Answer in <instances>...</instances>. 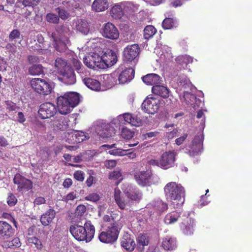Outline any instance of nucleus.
I'll use <instances>...</instances> for the list:
<instances>
[{
    "label": "nucleus",
    "mask_w": 252,
    "mask_h": 252,
    "mask_svg": "<svg viewBox=\"0 0 252 252\" xmlns=\"http://www.w3.org/2000/svg\"><path fill=\"white\" fill-rule=\"evenodd\" d=\"M163 100L156 97H148L142 104V109L148 114L156 113L163 105Z\"/></svg>",
    "instance_id": "6e6552de"
},
{
    "label": "nucleus",
    "mask_w": 252,
    "mask_h": 252,
    "mask_svg": "<svg viewBox=\"0 0 252 252\" xmlns=\"http://www.w3.org/2000/svg\"><path fill=\"white\" fill-rule=\"evenodd\" d=\"M194 225V220L190 218H187V224L185 222H182L181 227L185 234L190 235L193 233Z\"/></svg>",
    "instance_id": "cd10ccee"
},
{
    "label": "nucleus",
    "mask_w": 252,
    "mask_h": 252,
    "mask_svg": "<svg viewBox=\"0 0 252 252\" xmlns=\"http://www.w3.org/2000/svg\"><path fill=\"white\" fill-rule=\"evenodd\" d=\"M83 81L85 85L90 89L94 91H104L105 88L101 86V83L98 80L91 78H85Z\"/></svg>",
    "instance_id": "b1692460"
},
{
    "label": "nucleus",
    "mask_w": 252,
    "mask_h": 252,
    "mask_svg": "<svg viewBox=\"0 0 252 252\" xmlns=\"http://www.w3.org/2000/svg\"><path fill=\"white\" fill-rule=\"evenodd\" d=\"M101 54V63L99 64L101 69L106 68L113 66L117 62V56L116 53L112 50H107L104 52L102 50Z\"/></svg>",
    "instance_id": "1a4fd4ad"
},
{
    "label": "nucleus",
    "mask_w": 252,
    "mask_h": 252,
    "mask_svg": "<svg viewBox=\"0 0 252 252\" xmlns=\"http://www.w3.org/2000/svg\"><path fill=\"white\" fill-rule=\"evenodd\" d=\"M137 241L139 245L144 246L148 244L149 240L146 235L139 234L137 238Z\"/></svg>",
    "instance_id": "5fc2aeb1"
},
{
    "label": "nucleus",
    "mask_w": 252,
    "mask_h": 252,
    "mask_svg": "<svg viewBox=\"0 0 252 252\" xmlns=\"http://www.w3.org/2000/svg\"><path fill=\"white\" fill-rule=\"evenodd\" d=\"M77 194L76 191L70 192L63 198V200L65 202L72 201L77 198Z\"/></svg>",
    "instance_id": "bf43d9fd"
},
{
    "label": "nucleus",
    "mask_w": 252,
    "mask_h": 252,
    "mask_svg": "<svg viewBox=\"0 0 252 252\" xmlns=\"http://www.w3.org/2000/svg\"><path fill=\"white\" fill-rule=\"evenodd\" d=\"M102 35L105 38L116 40L119 37V32L115 25L111 23L105 24L101 29Z\"/></svg>",
    "instance_id": "ddd939ff"
},
{
    "label": "nucleus",
    "mask_w": 252,
    "mask_h": 252,
    "mask_svg": "<svg viewBox=\"0 0 252 252\" xmlns=\"http://www.w3.org/2000/svg\"><path fill=\"white\" fill-rule=\"evenodd\" d=\"M29 72L32 75H39L43 73V67L40 64H34L29 69Z\"/></svg>",
    "instance_id": "09e8293b"
},
{
    "label": "nucleus",
    "mask_w": 252,
    "mask_h": 252,
    "mask_svg": "<svg viewBox=\"0 0 252 252\" xmlns=\"http://www.w3.org/2000/svg\"><path fill=\"white\" fill-rule=\"evenodd\" d=\"M20 36V32L17 30H14L10 33L9 38L10 41H12L14 39L19 38Z\"/></svg>",
    "instance_id": "774afa93"
},
{
    "label": "nucleus",
    "mask_w": 252,
    "mask_h": 252,
    "mask_svg": "<svg viewBox=\"0 0 252 252\" xmlns=\"http://www.w3.org/2000/svg\"><path fill=\"white\" fill-rule=\"evenodd\" d=\"M72 235L79 241L89 243L93 239L95 233V228L90 220H87L84 226L79 224L72 225L70 227Z\"/></svg>",
    "instance_id": "f03ea898"
},
{
    "label": "nucleus",
    "mask_w": 252,
    "mask_h": 252,
    "mask_svg": "<svg viewBox=\"0 0 252 252\" xmlns=\"http://www.w3.org/2000/svg\"><path fill=\"white\" fill-rule=\"evenodd\" d=\"M124 11V14H130L138 10V5L129 1H124L120 3Z\"/></svg>",
    "instance_id": "4c0bfd02"
},
{
    "label": "nucleus",
    "mask_w": 252,
    "mask_h": 252,
    "mask_svg": "<svg viewBox=\"0 0 252 252\" xmlns=\"http://www.w3.org/2000/svg\"><path fill=\"white\" fill-rule=\"evenodd\" d=\"M125 222L121 217L119 220L110 223L107 228L102 231L98 235L99 241L105 244H113L118 239L119 232Z\"/></svg>",
    "instance_id": "7ed1b4c3"
},
{
    "label": "nucleus",
    "mask_w": 252,
    "mask_h": 252,
    "mask_svg": "<svg viewBox=\"0 0 252 252\" xmlns=\"http://www.w3.org/2000/svg\"><path fill=\"white\" fill-rule=\"evenodd\" d=\"M47 21L51 23L57 24L59 21L58 16L53 13H49L46 16Z\"/></svg>",
    "instance_id": "13d9d810"
},
{
    "label": "nucleus",
    "mask_w": 252,
    "mask_h": 252,
    "mask_svg": "<svg viewBox=\"0 0 252 252\" xmlns=\"http://www.w3.org/2000/svg\"><path fill=\"white\" fill-rule=\"evenodd\" d=\"M57 10V12L59 13V15L60 17L62 19L66 20L68 18L69 14L65 10H64L63 9H61L60 8H58Z\"/></svg>",
    "instance_id": "69168bd1"
},
{
    "label": "nucleus",
    "mask_w": 252,
    "mask_h": 252,
    "mask_svg": "<svg viewBox=\"0 0 252 252\" xmlns=\"http://www.w3.org/2000/svg\"><path fill=\"white\" fill-rule=\"evenodd\" d=\"M122 190L127 198L131 201L139 202L142 198V192L131 185H123Z\"/></svg>",
    "instance_id": "9d476101"
},
{
    "label": "nucleus",
    "mask_w": 252,
    "mask_h": 252,
    "mask_svg": "<svg viewBox=\"0 0 252 252\" xmlns=\"http://www.w3.org/2000/svg\"><path fill=\"white\" fill-rule=\"evenodd\" d=\"M114 199L116 204L121 210L126 209L131 205L130 201L126 199L118 188L114 190Z\"/></svg>",
    "instance_id": "dca6fc26"
},
{
    "label": "nucleus",
    "mask_w": 252,
    "mask_h": 252,
    "mask_svg": "<svg viewBox=\"0 0 252 252\" xmlns=\"http://www.w3.org/2000/svg\"><path fill=\"white\" fill-rule=\"evenodd\" d=\"M108 7L107 0H94L92 5V10L95 12L105 11Z\"/></svg>",
    "instance_id": "2f4dec72"
},
{
    "label": "nucleus",
    "mask_w": 252,
    "mask_h": 252,
    "mask_svg": "<svg viewBox=\"0 0 252 252\" xmlns=\"http://www.w3.org/2000/svg\"><path fill=\"white\" fill-rule=\"evenodd\" d=\"M33 229V228H30L28 229L27 241L29 243L34 244L37 249L41 250L42 248V244L41 241L36 237L31 236V232H32Z\"/></svg>",
    "instance_id": "58836bf2"
},
{
    "label": "nucleus",
    "mask_w": 252,
    "mask_h": 252,
    "mask_svg": "<svg viewBox=\"0 0 252 252\" xmlns=\"http://www.w3.org/2000/svg\"><path fill=\"white\" fill-rule=\"evenodd\" d=\"M181 213L177 211H173L168 213L164 218V222L168 225L174 224L179 219Z\"/></svg>",
    "instance_id": "e433bc0d"
},
{
    "label": "nucleus",
    "mask_w": 252,
    "mask_h": 252,
    "mask_svg": "<svg viewBox=\"0 0 252 252\" xmlns=\"http://www.w3.org/2000/svg\"><path fill=\"white\" fill-rule=\"evenodd\" d=\"M74 137V130H71L64 133L63 139L69 144H73L75 141Z\"/></svg>",
    "instance_id": "603ef678"
},
{
    "label": "nucleus",
    "mask_w": 252,
    "mask_h": 252,
    "mask_svg": "<svg viewBox=\"0 0 252 252\" xmlns=\"http://www.w3.org/2000/svg\"><path fill=\"white\" fill-rule=\"evenodd\" d=\"M176 154L174 151H169L163 153L160 158L161 168L167 169L174 165Z\"/></svg>",
    "instance_id": "f8f14e48"
},
{
    "label": "nucleus",
    "mask_w": 252,
    "mask_h": 252,
    "mask_svg": "<svg viewBox=\"0 0 252 252\" xmlns=\"http://www.w3.org/2000/svg\"><path fill=\"white\" fill-rule=\"evenodd\" d=\"M156 32V29L151 25L146 26L144 30V36L145 39L152 37Z\"/></svg>",
    "instance_id": "8fccbe9b"
},
{
    "label": "nucleus",
    "mask_w": 252,
    "mask_h": 252,
    "mask_svg": "<svg viewBox=\"0 0 252 252\" xmlns=\"http://www.w3.org/2000/svg\"><path fill=\"white\" fill-rule=\"evenodd\" d=\"M121 136L126 140L132 138L134 135V132L130 129L125 127H123L121 130Z\"/></svg>",
    "instance_id": "3c124183"
},
{
    "label": "nucleus",
    "mask_w": 252,
    "mask_h": 252,
    "mask_svg": "<svg viewBox=\"0 0 252 252\" xmlns=\"http://www.w3.org/2000/svg\"><path fill=\"white\" fill-rule=\"evenodd\" d=\"M79 94L75 92L65 93L57 98V105L59 112L63 115L70 113L73 108L79 103Z\"/></svg>",
    "instance_id": "20e7f679"
},
{
    "label": "nucleus",
    "mask_w": 252,
    "mask_h": 252,
    "mask_svg": "<svg viewBox=\"0 0 252 252\" xmlns=\"http://www.w3.org/2000/svg\"><path fill=\"white\" fill-rule=\"evenodd\" d=\"M102 147L107 148V150H109L108 153L114 156H124L126 155V152L129 151V150L117 148L115 144L112 145L105 144Z\"/></svg>",
    "instance_id": "bb28decb"
},
{
    "label": "nucleus",
    "mask_w": 252,
    "mask_h": 252,
    "mask_svg": "<svg viewBox=\"0 0 252 252\" xmlns=\"http://www.w3.org/2000/svg\"><path fill=\"white\" fill-rule=\"evenodd\" d=\"M176 21L171 18H167L162 22V27L164 29H170L175 26Z\"/></svg>",
    "instance_id": "864d4df0"
},
{
    "label": "nucleus",
    "mask_w": 252,
    "mask_h": 252,
    "mask_svg": "<svg viewBox=\"0 0 252 252\" xmlns=\"http://www.w3.org/2000/svg\"><path fill=\"white\" fill-rule=\"evenodd\" d=\"M122 176V173L119 170H116L111 173L109 175V179L117 180L119 179Z\"/></svg>",
    "instance_id": "338daca9"
},
{
    "label": "nucleus",
    "mask_w": 252,
    "mask_h": 252,
    "mask_svg": "<svg viewBox=\"0 0 252 252\" xmlns=\"http://www.w3.org/2000/svg\"><path fill=\"white\" fill-rule=\"evenodd\" d=\"M85 199L88 201L96 202L99 199V196L97 193H93L86 196L85 197Z\"/></svg>",
    "instance_id": "0e129e2a"
},
{
    "label": "nucleus",
    "mask_w": 252,
    "mask_h": 252,
    "mask_svg": "<svg viewBox=\"0 0 252 252\" xmlns=\"http://www.w3.org/2000/svg\"><path fill=\"white\" fill-rule=\"evenodd\" d=\"M51 37L54 42V46L56 50L61 52L66 49L68 40L65 35L62 27H57L55 32L52 33Z\"/></svg>",
    "instance_id": "423d86ee"
},
{
    "label": "nucleus",
    "mask_w": 252,
    "mask_h": 252,
    "mask_svg": "<svg viewBox=\"0 0 252 252\" xmlns=\"http://www.w3.org/2000/svg\"><path fill=\"white\" fill-rule=\"evenodd\" d=\"M177 83L178 87L181 88V90L182 88L185 89H190L192 86L189 79L184 75L179 76Z\"/></svg>",
    "instance_id": "a19ab883"
},
{
    "label": "nucleus",
    "mask_w": 252,
    "mask_h": 252,
    "mask_svg": "<svg viewBox=\"0 0 252 252\" xmlns=\"http://www.w3.org/2000/svg\"><path fill=\"white\" fill-rule=\"evenodd\" d=\"M55 211L53 209H49L43 214L40 218L41 223L44 225H48L55 217Z\"/></svg>",
    "instance_id": "473e14b6"
},
{
    "label": "nucleus",
    "mask_w": 252,
    "mask_h": 252,
    "mask_svg": "<svg viewBox=\"0 0 252 252\" xmlns=\"http://www.w3.org/2000/svg\"><path fill=\"white\" fill-rule=\"evenodd\" d=\"M142 80L147 85H157L160 83L161 77L155 73L148 74L142 77Z\"/></svg>",
    "instance_id": "a878e982"
},
{
    "label": "nucleus",
    "mask_w": 252,
    "mask_h": 252,
    "mask_svg": "<svg viewBox=\"0 0 252 252\" xmlns=\"http://www.w3.org/2000/svg\"><path fill=\"white\" fill-rule=\"evenodd\" d=\"M101 86L105 88V91L111 88L115 84L113 76L108 74L103 75L101 79Z\"/></svg>",
    "instance_id": "72a5a7b5"
},
{
    "label": "nucleus",
    "mask_w": 252,
    "mask_h": 252,
    "mask_svg": "<svg viewBox=\"0 0 252 252\" xmlns=\"http://www.w3.org/2000/svg\"><path fill=\"white\" fill-rule=\"evenodd\" d=\"M134 76V70L132 68H126L123 70L119 76L120 84H125L130 82Z\"/></svg>",
    "instance_id": "4be33fe9"
},
{
    "label": "nucleus",
    "mask_w": 252,
    "mask_h": 252,
    "mask_svg": "<svg viewBox=\"0 0 252 252\" xmlns=\"http://www.w3.org/2000/svg\"><path fill=\"white\" fill-rule=\"evenodd\" d=\"M203 136L200 134L195 136L192 144L189 146V153L193 156L201 152L202 147Z\"/></svg>",
    "instance_id": "f3484780"
},
{
    "label": "nucleus",
    "mask_w": 252,
    "mask_h": 252,
    "mask_svg": "<svg viewBox=\"0 0 252 252\" xmlns=\"http://www.w3.org/2000/svg\"><path fill=\"white\" fill-rule=\"evenodd\" d=\"M86 211V206L84 205H79L75 210V215L78 216H81Z\"/></svg>",
    "instance_id": "e2e57ef3"
},
{
    "label": "nucleus",
    "mask_w": 252,
    "mask_h": 252,
    "mask_svg": "<svg viewBox=\"0 0 252 252\" xmlns=\"http://www.w3.org/2000/svg\"><path fill=\"white\" fill-rule=\"evenodd\" d=\"M52 123L54 128L62 130H65L68 126V122L62 117L54 120Z\"/></svg>",
    "instance_id": "ea45409f"
},
{
    "label": "nucleus",
    "mask_w": 252,
    "mask_h": 252,
    "mask_svg": "<svg viewBox=\"0 0 252 252\" xmlns=\"http://www.w3.org/2000/svg\"><path fill=\"white\" fill-rule=\"evenodd\" d=\"M162 246L166 250H173L177 247L176 240L174 237L166 236L163 239Z\"/></svg>",
    "instance_id": "c756f323"
},
{
    "label": "nucleus",
    "mask_w": 252,
    "mask_h": 252,
    "mask_svg": "<svg viewBox=\"0 0 252 252\" xmlns=\"http://www.w3.org/2000/svg\"><path fill=\"white\" fill-rule=\"evenodd\" d=\"M193 58L189 55H185L178 56L176 59V61L177 63L181 65L185 64L186 65L189 63H192Z\"/></svg>",
    "instance_id": "a18cd8bd"
},
{
    "label": "nucleus",
    "mask_w": 252,
    "mask_h": 252,
    "mask_svg": "<svg viewBox=\"0 0 252 252\" xmlns=\"http://www.w3.org/2000/svg\"><path fill=\"white\" fill-rule=\"evenodd\" d=\"M147 220L145 218L141 215L136 216V219L133 220L131 222L132 227L137 231H140L145 225Z\"/></svg>",
    "instance_id": "7c9ffc66"
},
{
    "label": "nucleus",
    "mask_w": 252,
    "mask_h": 252,
    "mask_svg": "<svg viewBox=\"0 0 252 252\" xmlns=\"http://www.w3.org/2000/svg\"><path fill=\"white\" fill-rule=\"evenodd\" d=\"M17 202V199L12 193H9L7 198V203L10 206H14Z\"/></svg>",
    "instance_id": "052dcab7"
},
{
    "label": "nucleus",
    "mask_w": 252,
    "mask_h": 252,
    "mask_svg": "<svg viewBox=\"0 0 252 252\" xmlns=\"http://www.w3.org/2000/svg\"><path fill=\"white\" fill-rule=\"evenodd\" d=\"M6 105V109L9 111H17L18 107L16 106V104L10 101H7L5 102Z\"/></svg>",
    "instance_id": "680f3d73"
},
{
    "label": "nucleus",
    "mask_w": 252,
    "mask_h": 252,
    "mask_svg": "<svg viewBox=\"0 0 252 252\" xmlns=\"http://www.w3.org/2000/svg\"><path fill=\"white\" fill-rule=\"evenodd\" d=\"M25 6H34L38 4L40 0H18Z\"/></svg>",
    "instance_id": "4d7b16f0"
},
{
    "label": "nucleus",
    "mask_w": 252,
    "mask_h": 252,
    "mask_svg": "<svg viewBox=\"0 0 252 252\" xmlns=\"http://www.w3.org/2000/svg\"><path fill=\"white\" fill-rule=\"evenodd\" d=\"M57 112V108L54 104L51 102H46L40 106L38 114L42 119H45L53 117Z\"/></svg>",
    "instance_id": "9b49d317"
},
{
    "label": "nucleus",
    "mask_w": 252,
    "mask_h": 252,
    "mask_svg": "<svg viewBox=\"0 0 252 252\" xmlns=\"http://www.w3.org/2000/svg\"><path fill=\"white\" fill-rule=\"evenodd\" d=\"M196 97L194 95L188 91H184L181 100L184 101L187 104L192 105Z\"/></svg>",
    "instance_id": "49530a36"
},
{
    "label": "nucleus",
    "mask_w": 252,
    "mask_h": 252,
    "mask_svg": "<svg viewBox=\"0 0 252 252\" xmlns=\"http://www.w3.org/2000/svg\"><path fill=\"white\" fill-rule=\"evenodd\" d=\"M21 242L19 238L16 237L12 241H5L2 243V247L4 248H16L21 246Z\"/></svg>",
    "instance_id": "37998d69"
},
{
    "label": "nucleus",
    "mask_w": 252,
    "mask_h": 252,
    "mask_svg": "<svg viewBox=\"0 0 252 252\" xmlns=\"http://www.w3.org/2000/svg\"><path fill=\"white\" fill-rule=\"evenodd\" d=\"M155 53L159 57V61L162 63L170 61L173 57L170 48L166 45L157 46L155 49Z\"/></svg>",
    "instance_id": "4468645a"
},
{
    "label": "nucleus",
    "mask_w": 252,
    "mask_h": 252,
    "mask_svg": "<svg viewBox=\"0 0 252 252\" xmlns=\"http://www.w3.org/2000/svg\"><path fill=\"white\" fill-rule=\"evenodd\" d=\"M102 49L95 47L94 51L90 53L84 58V63L89 68L96 70L101 69L99 64L101 63Z\"/></svg>",
    "instance_id": "0eeeda50"
},
{
    "label": "nucleus",
    "mask_w": 252,
    "mask_h": 252,
    "mask_svg": "<svg viewBox=\"0 0 252 252\" xmlns=\"http://www.w3.org/2000/svg\"><path fill=\"white\" fill-rule=\"evenodd\" d=\"M75 29L77 31L84 34H87L90 30L88 23L83 20H79L77 21Z\"/></svg>",
    "instance_id": "c9c22d12"
},
{
    "label": "nucleus",
    "mask_w": 252,
    "mask_h": 252,
    "mask_svg": "<svg viewBox=\"0 0 252 252\" xmlns=\"http://www.w3.org/2000/svg\"><path fill=\"white\" fill-rule=\"evenodd\" d=\"M119 121L124 120L126 123L135 126H140L142 125V120L137 116L129 113H126L118 117Z\"/></svg>",
    "instance_id": "6ab92c4d"
},
{
    "label": "nucleus",
    "mask_w": 252,
    "mask_h": 252,
    "mask_svg": "<svg viewBox=\"0 0 252 252\" xmlns=\"http://www.w3.org/2000/svg\"><path fill=\"white\" fill-rule=\"evenodd\" d=\"M74 143H80L89 138V134L82 131L74 130Z\"/></svg>",
    "instance_id": "c03bdc74"
},
{
    "label": "nucleus",
    "mask_w": 252,
    "mask_h": 252,
    "mask_svg": "<svg viewBox=\"0 0 252 252\" xmlns=\"http://www.w3.org/2000/svg\"><path fill=\"white\" fill-rule=\"evenodd\" d=\"M121 246L127 251L131 252L135 248V243L132 237L128 233L124 234L121 240Z\"/></svg>",
    "instance_id": "5701e85b"
},
{
    "label": "nucleus",
    "mask_w": 252,
    "mask_h": 252,
    "mask_svg": "<svg viewBox=\"0 0 252 252\" xmlns=\"http://www.w3.org/2000/svg\"><path fill=\"white\" fill-rule=\"evenodd\" d=\"M13 234V229L10 224L4 221H0V235L8 238Z\"/></svg>",
    "instance_id": "393cba45"
},
{
    "label": "nucleus",
    "mask_w": 252,
    "mask_h": 252,
    "mask_svg": "<svg viewBox=\"0 0 252 252\" xmlns=\"http://www.w3.org/2000/svg\"><path fill=\"white\" fill-rule=\"evenodd\" d=\"M55 66L58 70L59 74L62 73V71H64L69 68L70 66L67 65L65 60L61 58H58L55 60Z\"/></svg>",
    "instance_id": "79ce46f5"
},
{
    "label": "nucleus",
    "mask_w": 252,
    "mask_h": 252,
    "mask_svg": "<svg viewBox=\"0 0 252 252\" xmlns=\"http://www.w3.org/2000/svg\"><path fill=\"white\" fill-rule=\"evenodd\" d=\"M166 199L173 205L174 208L180 207L185 202V190L181 185L174 182L167 183L164 188Z\"/></svg>",
    "instance_id": "f257e3e1"
},
{
    "label": "nucleus",
    "mask_w": 252,
    "mask_h": 252,
    "mask_svg": "<svg viewBox=\"0 0 252 252\" xmlns=\"http://www.w3.org/2000/svg\"><path fill=\"white\" fill-rule=\"evenodd\" d=\"M139 54V48L137 44L128 45L124 51V57L126 60L131 61L135 59Z\"/></svg>",
    "instance_id": "412c9836"
},
{
    "label": "nucleus",
    "mask_w": 252,
    "mask_h": 252,
    "mask_svg": "<svg viewBox=\"0 0 252 252\" xmlns=\"http://www.w3.org/2000/svg\"><path fill=\"white\" fill-rule=\"evenodd\" d=\"M13 181L15 184L18 185V190L19 191L28 190L32 188V182L25 178L22 177L20 174L15 175Z\"/></svg>",
    "instance_id": "2eb2a0df"
},
{
    "label": "nucleus",
    "mask_w": 252,
    "mask_h": 252,
    "mask_svg": "<svg viewBox=\"0 0 252 252\" xmlns=\"http://www.w3.org/2000/svg\"><path fill=\"white\" fill-rule=\"evenodd\" d=\"M152 91L154 94L163 98H166L169 96V91L166 87L163 85L158 84L155 85L152 87Z\"/></svg>",
    "instance_id": "c85d7f7f"
},
{
    "label": "nucleus",
    "mask_w": 252,
    "mask_h": 252,
    "mask_svg": "<svg viewBox=\"0 0 252 252\" xmlns=\"http://www.w3.org/2000/svg\"><path fill=\"white\" fill-rule=\"evenodd\" d=\"M31 85L36 93L44 96L50 94L54 88L53 82L41 78L32 79Z\"/></svg>",
    "instance_id": "39448f33"
},
{
    "label": "nucleus",
    "mask_w": 252,
    "mask_h": 252,
    "mask_svg": "<svg viewBox=\"0 0 252 252\" xmlns=\"http://www.w3.org/2000/svg\"><path fill=\"white\" fill-rule=\"evenodd\" d=\"M152 206L155 210H157L159 212H162L166 210L168 208L167 204L160 200H158L153 202Z\"/></svg>",
    "instance_id": "de8ad7c7"
},
{
    "label": "nucleus",
    "mask_w": 252,
    "mask_h": 252,
    "mask_svg": "<svg viewBox=\"0 0 252 252\" xmlns=\"http://www.w3.org/2000/svg\"><path fill=\"white\" fill-rule=\"evenodd\" d=\"M134 179L137 183L141 186L149 185L151 173L148 171H137L134 173Z\"/></svg>",
    "instance_id": "a211bd4d"
},
{
    "label": "nucleus",
    "mask_w": 252,
    "mask_h": 252,
    "mask_svg": "<svg viewBox=\"0 0 252 252\" xmlns=\"http://www.w3.org/2000/svg\"><path fill=\"white\" fill-rule=\"evenodd\" d=\"M62 75L61 77L59 78L66 85H72L76 82V77L73 69L70 67L64 71H62V73L60 74Z\"/></svg>",
    "instance_id": "aec40b11"
},
{
    "label": "nucleus",
    "mask_w": 252,
    "mask_h": 252,
    "mask_svg": "<svg viewBox=\"0 0 252 252\" xmlns=\"http://www.w3.org/2000/svg\"><path fill=\"white\" fill-rule=\"evenodd\" d=\"M72 64L73 66L75 67V69L79 73H83L84 70L85 69L84 67L82 66V64L81 63L76 59H73Z\"/></svg>",
    "instance_id": "6e6d98bb"
},
{
    "label": "nucleus",
    "mask_w": 252,
    "mask_h": 252,
    "mask_svg": "<svg viewBox=\"0 0 252 252\" xmlns=\"http://www.w3.org/2000/svg\"><path fill=\"white\" fill-rule=\"evenodd\" d=\"M110 14L115 19H119L123 16L124 11L120 3L114 5L111 8Z\"/></svg>",
    "instance_id": "f704fd0d"
}]
</instances>
